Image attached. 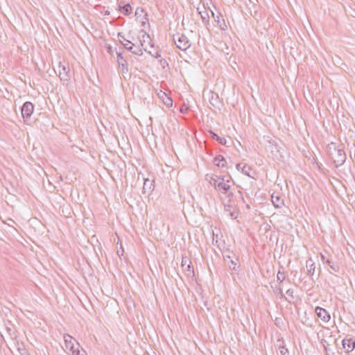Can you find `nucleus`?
I'll return each mask as SVG.
<instances>
[{
  "instance_id": "obj_16",
  "label": "nucleus",
  "mask_w": 355,
  "mask_h": 355,
  "mask_svg": "<svg viewBox=\"0 0 355 355\" xmlns=\"http://www.w3.org/2000/svg\"><path fill=\"white\" fill-rule=\"evenodd\" d=\"M242 173L252 179L256 178L255 171L252 170V168L247 164H243V166H242Z\"/></svg>"
},
{
  "instance_id": "obj_5",
  "label": "nucleus",
  "mask_w": 355,
  "mask_h": 355,
  "mask_svg": "<svg viewBox=\"0 0 355 355\" xmlns=\"http://www.w3.org/2000/svg\"><path fill=\"white\" fill-rule=\"evenodd\" d=\"M34 110V105L31 102L26 101L25 102L21 107V114L24 119V121H26L31 116Z\"/></svg>"
},
{
  "instance_id": "obj_19",
  "label": "nucleus",
  "mask_w": 355,
  "mask_h": 355,
  "mask_svg": "<svg viewBox=\"0 0 355 355\" xmlns=\"http://www.w3.org/2000/svg\"><path fill=\"white\" fill-rule=\"evenodd\" d=\"M214 163L218 167H225L227 162L223 155H218L214 159Z\"/></svg>"
},
{
  "instance_id": "obj_30",
  "label": "nucleus",
  "mask_w": 355,
  "mask_h": 355,
  "mask_svg": "<svg viewBox=\"0 0 355 355\" xmlns=\"http://www.w3.org/2000/svg\"><path fill=\"white\" fill-rule=\"evenodd\" d=\"M320 255H321V259H322V261L323 262V263H326L327 259L328 258H331L330 255L327 252H325L324 254L321 253Z\"/></svg>"
},
{
  "instance_id": "obj_38",
  "label": "nucleus",
  "mask_w": 355,
  "mask_h": 355,
  "mask_svg": "<svg viewBox=\"0 0 355 355\" xmlns=\"http://www.w3.org/2000/svg\"><path fill=\"white\" fill-rule=\"evenodd\" d=\"M148 181V179L145 180L144 184V189L145 190L146 189V187H148V184H147V182Z\"/></svg>"
},
{
  "instance_id": "obj_35",
  "label": "nucleus",
  "mask_w": 355,
  "mask_h": 355,
  "mask_svg": "<svg viewBox=\"0 0 355 355\" xmlns=\"http://www.w3.org/2000/svg\"><path fill=\"white\" fill-rule=\"evenodd\" d=\"M243 163H239L236 164V167L238 171H241L242 172V166H243Z\"/></svg>"
},
{
  "instance_id": "obj_23",
  "label": "nucleus",
  "mask_w": 355,
  "mask_h": 355,
  "mask_svg": "<svg viewBox=\"0 0 355 355\" xmlns=\"http://www.w3.org/2000/svg\"><path fill=\"white\" fill-rule=\"evenodd\" d=\"M211 12L212 14L213 17L214 18L215 21L217 23V24L221 28V29H225L223 26L225 27H227L225 24V20L222 18V17L220 15H218L215 17V15L213 11L211 10Z\"/></svg>"
},
{
  "instance_id": "obj_33",
  "label": "nucleus",
  "mask_w": 355,
  "mask_h": 355,
  "mask_svg": "<svg viewBox=\"0 0 355 355\" xmlns=\"http://www.w3.org/2000/svg\"><path fill=\"white\" fill-rule=\"evenodd\" d=\"M142 37H143V40H141V42L143 43L145 42H147V40H150L149 35L147 34L146 32H144Z\"/></svg>"
},
{
  "instance_id": "obj_40",
  "label": "nucleus",
  "mask_w": 355,
  "mask_h": 355,
  "mask_svg": "<svg viewBox=\"0 0 355 355\" xmlns=\"http://www.w3.org/2000/svg\"><path fill=\"white\" fill-rule=\"evenodd\" d=\"M156 58H158V57H160V55L157 53V55L155 56Z\"/></svg>"
},
{
  "instance_id": "obj_13",
  "label": "nucleus",
  "mask_w": 355,
  "mask_h": 355,
  "mask_svg": "<svg viewBox=\"0 0 355 355\" xmlns=\"http://www.w3.org/2000/svg\"><path fill=\"white\" fill-rule=\"evenodd\" d=\"M225 212L231 217L232 219H236L238 217V211L235 207L230 204L224 205Z\"/></svg>"
},
{
  "instance_id": "obj_3",
  "label": "nucleus",
  "mask_w": 355,
  "mask_h": 355,
  "mask_svg": "<svg viewBox=\"0 0 355 355\" xmlns=\"http://www.w3.org/2000/svg\"><path fill=\"white\" fill-rule=\"evenodd\" d=\"M57 71L58 72V76L60 77V80L63 83V84H67L70 80L69 69H67L65 65L62 64L61 62H60L55 72Z\"/></svg>"
},
{
  "instance_id": "obj_6",
  "label": "nucleus",
  "mask_w": 355,
  "mask_h": 355,
  "mask_svg": "<svg viewBox=\"0 0 355 355\" xmlns=\"http://www.w3.org/2000/svg\"><path fill=\"white\" fill-rule=\"evenodd\" d=\"M191 261L187 257H182L181 266L188 277L194 275V270L191 266Z\"/></svg>"
},
{
  "instance_id": "obj_1",
  "label": "nucleus",
  "mask_w": 355,
  "mask_h": 355,
  "mask_svg": "<svg viewBox=\"0 0 355 355\" xmlns=\"http://www.w3.org/2000/svg\"><path fill=\"white\" fill-rule=\"evenodd\" d=\"M327 152L336 167H339L345 162L347 157L342 145L331 142L327 145Z\"/></svg>"
},
{
  "instance_id": "obj_29",
  "label": "nucleus",
  "mask_w": 355,
  "mask_h": 355,
  "mask_svg": "<svg viewBox=\"0 0 355 355\" xmlns=\"http://www.w3.org/2000/svg\"><path fill=\"white\" fill-rule=\"evenodd\" d=\"M273 291L277 293V295H279L280 297L281 298H283L284 297V295L283 294V291H282V289L279 287H275V288H274Z\"/></svg>"
},
{
  "instance_id": "obj_27",
  "label": "nucleus",
  "mask_w": 355,
  "mask_h": 355,
  "mask_svg": "<svg viewBox=\"0 0 355 355\" xmlns=\"http://www.w3.org/2000/svg\"><path fill=\"white\" fill-rule=\"evenodd\" d=\"M322 343L323 344L326 354L325 355H334V352H330L329 349H328L329 344L325 345L327 343V341L325 340H322Z\"/></svg>"
},
{
  "instance_id": "obj_41",
  "label": "nucleus",
  "mask_w": 355,
  "mask_h": 355,
  "mask_svg": "<svg viewBox=\"0 0 355 355\" xmlns=\"http://www.w3.org/2000/svg\"><path fill=\"white\" fill-rule=\"evenodd\" d=\"M164 95L162 94V95L159 96L160 98H164Z\"/></svg>"
},
{
  "instance_id": "obj_44",
  "label": "nucleus",
  "mask_w": 355,
  "mask_h": 355,
  "mask_svg": "<svg viewBox=\"0 0 355 355\" xmlns=\"http://www.w3.org/2000/svg\"><path fill=\"white\" fill-rule=\"evenodd\" d=\"M138 14V9L136 10V15Z\"/></svg>"
},
{
  "instance_id": "obj_24",
  "label": "nucleus",
  "mask_w": 355,
  "mask_h": 355,
  "mask_svg": "<svg viewBox=\"0 0 355 355\" xmlns=\"http://www.w3.org/2000/svg\"><path fill=\"white\" fill-rule=\"evenodd\" d=\"M119 10L125 15H128L132 12V8L130 3H127L123 6H119Z\"/></svg>"
},
{
  "instance_id": "obj_37",
  "label": "nucleus",
  "mask_w": 355,
  "mask_h": 355,
  "mask_svg": "<svg viewBox=\"0 0 355 355\" xmlns=\"http://www.w3.org/2000/svg\"><path fill=\"white\" fill-rule=\"evenodd\" d=\"M148 181V179L145 180L144 184V189L145 190L146 189V187H148V184H147V182Z\"/></svg>"
},
{
  "instance_id": "obj_22",
  "label": "nucleus",
  "mask_w": 355,
  "mask_h": 355,
  "mask_svg": "<svg viewBox=\"0 0 355 355\" xmlns=\"http://www.w3.org/2000/svg\"><path fill=\"white\" fill-rule=\"evenodd\" d=\"M277 343L281 355H288V349L284 345V341L282 340H278Z\"/></svg>"
},
{
  "instance_id": "obj_43",
  "label": "nucleus",
  "mask_w": 355,
  "mask_h": 355,
  "mask_svg": "<svg viewBox=\"0 0 355 355\" xmlns=\"http://www.w3.org/2000/svg\"><path fill=\"white\" fill-rule=\"evenodd\" d=\"M119 253H121V251L117 252V254H119V256H120Z\"/></svg>"
},
{
  "instance_id": "obj_11",
  "label": "nucleus",
  "mask_w": 355,
  "mask_h": 355,
  "mask_svg": "<svg viewBox=\"0 0 355 355\" xmlns=\"http://www.w3.org/2000/svg\"><path fill=\"white\" fill-rule=\"evenodd\" d=\"M342 345L343 349H345L347 353L352 352L355 348V340L352 338H344L342 340Z\"/></svg>"
},
{
  "instance_id": "obj_34",
  "label": "nucleus",
  "mask_w": 355,
  "mask_h": 355,
  "mask_svg": "<svg viewBox=\"0 0 355 355\" xmlns=\"http://www.w3.org/2000/svg\"><path fill=\"white\" fill-rule=\"evenodd\" d=\"M286 294H287L288 296L291 297V298H292V299H293V298H294V297H293V289H291V288L288 289V290L286 291Z\"/></svg>"
},
{
  "instance_id": "obj_7",
  "label": "nucleus",
  "mask_w": 355,
  "mask_h": 355,
  "mask_svg": "<svg viewBox=\"0 0 355 355\" xmlns=\"http://www.w3.org/2000/svg\"><path fill=\"white\" fill-rule=\"evenodd\" d=\"M118 38L119 40L120 43L123 45V48H125L128 51H132V49L135 46V44L132 43L129 40L126 39L125 37V35L123 34V33H119Z\"/></svg>"
},
{
  "instance_id": "obj_14",
  "label": "nucleus",
  "mask_w": 355,
  "mask_h": 355,
  "mask_svg": "<svg viewBox=\"0 0 355 355\" xmlns=\"http://www.w3.org/2000/svg\"><path fill=\"white\" fill-rule=\"evenodd\" d=\"M306 267L307 268V275L313 277L315 270V264L311 258L306 260Z\"/></svg>"
},
{
  "instance_id": "obj_32",
  "label": "nucleus",
  "mask_w": 355,
  "mask_h": 355,
  "mask_svg": "<svg viewBox=\"0 0 355 355\" xmlns=\"http://www.w3.org/2000/svg\"><path fill=\"white\" fill-rule=\"evenodd\" d=\"M106 49H107V53H108L110 55H113V54H114V49H112V47L111 46H110V45H109V46H107L106 47ZM115 50H116V49H115Z\"/></svg>"
},
{
  "instance_id": "obj_18",
  "label": "nucleus",
  "mask_w": 355,
  "mask_h": 355,
  "mask_svg": "<svg viewBox=\"0 0 355 355\" xmlns=\"http://www.w3.org/2000/svg\"><path fill=\"white\" fill-rule=\"evenodd\" d=\"M222 176L211 175H206V179L209 180V183L214 187L215 189H217V183L219 182Z\"/></svg>"
},
{
  "instance_id": "obj_25",
  "label": "nucleus",
  "mask_w": 355,
  "mask_h": 355,
  "mask_svg": "<svg viewBox=\"0 0 355 355\" xmlns=\"http://www.w3.org/2000/svg\"><path fill=\"white\" fill-rule=\"evenodd\" d=\"M199 14L200 15L203 23L207 24L209 22V15L205 8H204V10L199 11Z\"/></svg>"
},
{
  "instance_id": "obj_4",
  "label": "nucleus",
  "mask_w": 355,
  "mask_h": 355,
  "mask_svg": "<svg viewBox=\"0 0 355 355\" xmlns=\"http://www.w3.org/2000/svg\"><path fill=\"white\" fill-rule=\"evenodd\" d=\"M224 260L227 263L230 269L234 272H238L240 268V263L237 257H232L230 255L224 256Z\"/></svg>"
},
{
  "instance_id": "obj_20",
  "label": "nucleus",
  "mask_w": 355,
  "mask_h": 355,
  "mask_svg": "<svg viewBox=\"0 0 355 355\" xmlns=\"http://www.w3.org/2000/svg\"><path fill=\"white\" fill-rule=\"evenodd\" d=\"M271 200L273 205L277 208H280L284 205V200L279 196L272 195Z\"/></svg>"
},
{
  "instance_id": "obj_39",
  "label": "nucleus",
  "mask_w": 355,
  "mask_h": 355,
  "mask_svg": "<svg viewBox=\"0 0 355 355\" xmlns=\"http://www.w3.org/2000/svg\"><path fill=\"white\" fill-rule=\"evenodd\" d=\"M226 194H227V197H231V196H233V193H232V192H228L227 191V193Z\"/></svg>"
},
{
  "instance_id": "obj_12",
  "label": "nucleus",
  "mask_w": 355,
  "mask_h": 355,
  "mask_svg": "<svg viewBox=\"0 0 355 355\" xmlns=\"http://www.w3.org/2000/svg\"><path fill=\"white\" fill-rule=\"evenodd\" d=\"M64 339L66 344V347L67 348H69L72 351L73 355H83L80 354V351L78 349H77L76 351L73 349L74 345L72 342L73 338L70 335L64 334Z\"/></svg>"
},
{
  "instance_id": "obj_15",
  "label": "nucleus",
  "mask_w": 355,
  "mask_h": 355,
  "mask_svg": "<svg viewBox=\"0 0 355 355\" xmlns=\"http://www.w3.org/2000/svg\"><path fill=\"white\" fill-rule=\"evenodd\" d=\"M331 268V271H329L331 273L333 272H338L340 271V266L338 264V263L334 260H332L331 258H328L326 261V263Z\"/></svg>"
},
{
  "instance_id": "obj_17",
  "label": "nucleus",
  "mask_w": 355,
  "mask_h": 355,
  "mask_svg": "<svg viewBox=\"0 0 355 355\" xmlns=\"http://www.w3.org/2000/svg\"><path fill=\"white\" fill-rule=\"evenodd\" d=\"M143 51H146V48L144 47V44L141 40L139 41V45H137L135 44V46H134V48L132 49V51H130L135 55L141 56L143 55Z\"/></svg>"
},
{
  "instance_id": "obj_28",
  "label": "nucleus",
  "mask_w": 355,
  "mask_h": 355,
  "mask_svg": "<svg viewBox=\"0 0 355 355\" xmlns=\"http://www.w3.org/2000/svg\"><path fill=\"white\" fill-rule=\"evenodd\" d=\"M285 275L284 272H281L279 270L277 272V281H279L280 283H282L285 279Z\"/></svg>"
},
{
  "instance_id": "obj_9",
  "label": "nucleus",
  "mask_w": 355,
  "mask_h": 355,
  "mask_svg": "<svg viewBox=\"0 0 355 355\" xmlns=\"http://www.w3.org/2000/svg\"><path fill=\"white\" fill-rule=\"evenodd\" d=\"M315 312L318 318H320L323 322H329L331 316L330 314L326 311V309L317 306L315 309Z\"/></svg>"
},
{
  "instance_id": "obj_21",
  "label": "nucleus",
  "mask_w": 355,
  "mask_h": 355,
  "mask_svg": "<svg viewBox=\"0 0 355 355\" xmlns=\"http://www.w3.org/2000/svg\"><path fill=\"white\" fill-rule=\"evenodd\" d=\"M209 135H211V138L216 140L219 144L221 145L225 146L227 144V140L225 137H221L218 136L217 134H216L212 130L209 131Z\"/></svg>"
},
{
  "instance_id": "obj_8",
  "label": "nucleus",
  "mask_w": 355,
  "mask_h": 355,
  "mask_svg": "<svg viewBox=\"0 0 355 355\" xmlns=\"http://www.w3.org/2000/svg\"><path fill=\"white\" fill-rule=\"evenodd\" d=\"M117 55V62L119 66L121 67V72L123 73H127L128 72V62L126 60L123 58V54L121 51L116 52Z\"/></svg>"
},
{
  "instance_id": "obj_42",
  "label": "nucleus",
  "mask_w": 355,
  "mask_h": 355,
  "mask_svg": "<svg viewBox=\"0 0 355 355\" xmlns=\"http://www.w3.org/2000/svg\"><path fill=\"white\" fill-rule=\"evenodd\" d=\"M119 253H121V251L117 252V254H119V256H120Z\"/></svg>"
},
{
  "instance_id": "obj_10",
  "label": "nucleus",
  "mask_w": 355,
  "mask_h": 355,
  "mask_svg": "<svg viewBox=\"0 0 355 355\" xmlns=\"http://www.w3.org/2000/svg\"><path fill=\"white\" fill-rule=\"evenodd\" d=\"M217 189L223 193H227L230 189V180H225V178L222 177L219 182L217 183Z\"/></svg>"
},
{
  "instance_id": "obj_31",
  "label": "nucleus",
  "mask_w": 355,
  "mask_h": 355,
  "mask_svg": "<svg viewBox=\"0 0 355 355\" xmlns=\"http://www.w3.org/2000/svg\"><path fill=\"white\" fill-rule=\"evenodd\" d=\"M218 96H216L215 98L212 96L211 98L209 100L210 103L213 106H216V104L218 102Z\"/></svg>"
},
{
  "instance_id": "obj_2",
  "label": "nucleus",
  "mask_w": 355,
  "mask_h": 355,
  "mask_svg": "<svg viewBox=\"0 0 355 355\" xmlns=\"http://www.w3.org/2000/svg\"><path fill=\"white\" fill-rule=\"evenodd\" d=\"M173 41L177 48L186 51L191 46V42L186 35L179 33L173 35Z\"/></svg>"
},
{
  "instance_id": "obj_26",
  "label": "nucleus",
  "mask_w": 355,
  "mask_h": 355,
  "mask_svg": "<svg viewBox=\"0 0 355 355\" xmlns=\"http://www.w3.org/2000/svg\"><path fill=\"white\" fill-rule=\"evenodd\" d=\"M162 94L164 95L165 99H163L164 103L167 107H171L173 105V100L171 97L168 96L165 92H162Z\"/></svg>"
},
{
  "instance_id": "obj_36",
  "label": "nucleus",
  "mask_w": 355,
  "mask_h": 355,
  "mask_svg": "<svg viewBox=\"0 0 355 355\" xmlns=\"http://www.w3.org/2000/svg\"><path fill=\"white\" fill-rule=\"evenodd\" d=\"M270 147L272 148V150H271V151H272V152H273L274 149H275L276 151H278V150H277V146H276V145H274V146H273V145H271V146H270Z\"/></svg>"
}]
</instances>
